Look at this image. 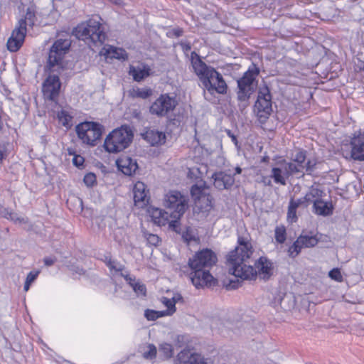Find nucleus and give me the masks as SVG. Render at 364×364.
<instances>
[{"mask_svg":"<svg viewBox=\"0 0 364 364\" xmlns=\"http://www.w3.org/2000/svg\"><path fill=\"white\" fill-rule=\"evenodd\" d=\"M252 253V246L249 239L239 236L237 245L227 255L229 273L242 279L254 280L258 277L261 279L268 280L274 272L272 262L265 257H261L255 262V267L247 265L246 262Z\"/></svg>","mask_w":364,"mask_h":364,"instance_id":"obj_1","label":"nucleus"},{"mask_svg":"<svg viewBox=\"0 0 364 364\" xmlns=\"http://www.w3.org/2000/svg\"><path fill=\"white\" fill-rule=\"evenodd\" d=\"M217 261L216 254L208 248L197 252L192 258L189 259L190 278L197 289L211 286L214 283L210 269L216 264Z\"/></svg>","mask_w":364,"mask_h":364,"instance_id":"obj_2","label":"nucleus"},{"mask_svg":"<svg viewBox=\"0 0 364 364\" xmlns=\"http://www.w3.org/2000/svg\"><path fill=\"white\" fill-rule=\"evenodd\" d=\"M191 64L195 73L208 92L213 94L215 91L219 94L226 93L228 86L223 76L213 68L203 63L195 52L191 53Z\"/></svg>","mask_w":364,"mask_h":364,"instance_id":"obj_3","label":"nucleus"},{"mask_svg":"<svg viewBox=\"0 0 364 364\" xmlns=\"http://www.w3.org/2000/svg\"><path fill=\"white\" fill-rule=\"evenodd\" d=\"M102 18L99 16H93L88 20L78 24L73 31V35L78 39L87 44H102L106 33L102 24Z\"/></svg>","mask_w":364,"mask_h":364,"instance_id":"obj_4","label":"nucleus"},{"mask_svg":"<svg viewBox=\"0 0 364 364\" xmlns=\"http://www.w3.org/2000/svg\"><path fill=\"white\" fill-rule=\"evenodd\" d=\"M188 202L187 197L182 195L179 191H171L164 196V206L173 210L171 213L173 219L171 222L173 231L179 232L180 220L188 208Z\"/></svg>","mask_w":364,"mask_h":364,"instance_id":"obj_5","label":"nucleus"},{"mask_svg":"<svg viewBox=\"0 0 364 364\" xmlns=\"http://www.w3.org/2000/svg\"><path fill=\"white\" fill-rule=\"evenodd\" d=\"M35 23V9L28 7L24 18H21L7 41V48L11 52H16L22 46L27 32V26L33 27Z\"/></svg>","mask_w":364,"mask_h":364,"instance_id":"obj_6","label":"nucleus"},{"mask_svg":"<svg viewBox=\"0 0 364 364\" xmlns=\"http://www.w3.org/2000/svg\"><path fill=\"white\" fill-rule=\"evenodd\" d=\"M134 133L129 126H122L114 129L105 138L104 148L109 153L123 151L132 141Z\"/></svg>","mask_w":364,"mask_h":364,"instance_id":"obj_7","label":"nucleus"},{"mask_svg":"<svg viewBox=\"0 0 364 364\" xmlns=\"http://www.w3.org/2000/svg\"><path fill=\"white\" fill-rule=\"evenodd\" d=\"M71 41L68 38L58 39L50 49L48 68L50 72L58 71L62 68L61 63L65 55L68 52Z\"/></svg>","mask_w":364,"mask_h":364,"instance_id":"obj_8","label":"nucleus"},{"mask_svg":"<svg viewBox=\"0 0 364 364\" xmlns=\"http://www.w3.org/2000/svg\"><path fill=\"white\" fill-rule=\"evenodd\" d=\"M76 132L82 143L93 146L101 138L102 127L97 122H84L77 125Z\"/></svg>","mask_w":364,"mask_h":364,"instance_id":"obj_9","label":"nucleus"},{"mask_svg":"<svg viewBox=\"0 0 364 364\" xmlns=\"http://www.w3.org/2000/svg\"><path fill=\"white\" fill-rule=\"evenodd\" d=\"M259 74V69L255 65L250 68L237 80V97L240 101L247 100L254 92L256 84L255 79Z\"/></svg>","mask_w":364,"mask_h":364,"instance_id":"obj_10","label":"nucleus"},{"mask_svg":"<svg viewBox=\"0 0 364 364\" xmlns=\"http://www.w3.org/2000/svg\"><path fill=\"white\" fill-rule=\"evenodd\" d=\"M178 102L175 97L161 95L150 106L149 112L158 117H165L176 108Z\"/></svg>","mask_w":364,"mask_h":364,"instance_id":"obj_11","label":"nucleus"},{"mask_svg":"<svg viewBox=\"0 0 364 364\" xmlns=\"http://www.w3.org/2000/svg\"><path fill=\"white\" fill-rule=\"evenodd\" d=\"M255 109L259 117L267 118L272 112V97L267 86L259 87Z\"/></svg>","mask_w":364,"mask_h":364,"instance_id":"obj_12","label":"nucleus"},{"mask_svg":"<svg viewBox=\"0 0 364 364\" xmlns=\"http://www.w3.org/2000/svg\"><path fill=\"white\" fill-rule=\"evenodd\" d=\"M292 164H287L285 160L281 161L272 168L270 177L277 184L286 185V181L291 175L295 174V171H299Z\"/></svg>","mask_w":364,"mask_h":364,"instance_id":"obj_13","label":"nucleus"},{"mask_svg":"<svg viewBox=\"0 0 364 364\" xmlns=\"http://www.w3.org/2000/svg\"><path fill=\"white\" fill-rule=\"evenodd\" d=\"M61 83L58 75H49L43 83L42 91L46 99L55 101L57 100Z\"/></svg>","mask_w":364,"mask_h":364,"instance_id":"obj_14","label":"nucleus"},{"mask_svg":"<svg viewBox=\"0 0 364 364\" xmlns=\"http://www.w3.org/2000/svg\"><path fill=\"white\" fill-rule=\"evenodd\" d=\"M147 214L151 218L153 223L159 226L168 225V228L172 230L171 222L172 221L171 213L154 206H149L146 210Z\"/></svg>","mask_w":364,"mask_h":364,"instance_id":"obj_15","label":"nucleus"},{"mask_svg":"<svg viewBox=\"0 0 364 364\" xmlns=\"http://www.w3.org/2000/svg\"><path fill=\"white\" fill-rule=\"evenodd\" d=\"M134 204L139 208H145L149 203V196L146 186L141 181H137L134 186Z\"/></svg>","mask_w":364,"mask_h":364,"instance_id":"obj_16","label":"nucleus"},{"mask_svg":"<svg viewBox=\"0 0 364 364\" xmlns=\"http://www.w3.org/2000/svg\"><path fill=\"white\" fill-rule=\"evenodd\" d=\"M351 157L355 160H364V133L358 132L354 134L350 141Z\"/></svg>","mask_w":364,"mask_h":364,"instance_id":"obj_17","label":"nucleus"},{"mask_svg":"<svg viewBox=\"0 0 364 364\" xmlns=\"http://www.w3.org/2000/svg\"><path fill=\"white\" fill-rule=\"evenodd\" d=\"M176 364H207V363L200 354L190 350H183L178 354Z\"/></svg>","mask_w":364,"mask_h":364,"instance_id":"obj_18","label":"nucleus"},{"mask_svg":"<svg viewBox=\"0 0 364 364\" xmlns=\"http://www.w3.org/2000/svg\"><path fill=\"white\" fill-rule=\"evenodd\" d=\"M118 169L124 174L131 176L138 169L136 161L128 156H122L116 161Z\"/></svg>","mask_w":364,"mask_h":364,"instance_id":"obj_19","label":"nucleus"},{"mask_svg":"<svg viewBox=\"0 0 364 364\" xmlns=\"http://www.w3.org/2000/svg\"><path fill=\"white\" fill-rule=\"evenodd\" d=\"M212 177L214 179V186L218 190L228 189L235 182L232 175L223 171L215 173Z\"/></svg>","mask_w":364,"mask_h":364,"instance_id":"obj_20","label":"nucleus"},{"mask_svg":"<svg viewBox=\"0 0 364 364\" xmlns=\"http://www.w3.org/2000/svg\"><path fill=\"white\" fill-rule=\"evenodd\" d=\"M143 138L151 146H159L165 143L166 134L158 129H149L142 134Z\"/></svg>","mask_w":364,"mask_h":364,"instance_id":"obj_21","label":"nucleus"},{"mask_svg":"<svg viewBox=\"0 0 364 364\" xmlns=\"http://www.w3.org/2000/svg\"><path fill=\"white\" fill-rule=\"evenodd\" d=\"M103 50L106 58L126 60L128 57L127 52L120 48H117L112 46H106L103 48Z\"/></svg>","mask_w":364,"mask_h":364,"instance_id":"obj_22","label":"nucleus"},{"mask_svg":"<svg viewBox=\"0 0 364 364\" xmlns=\"http://www.w3.org/2000/svg\"><path fill=\"white\" fill-rule=\"evenodd\" d=\"M129 73L135 81H141L150 74V68L145 65L130 66Z\"/></svg>","mask_w":364,"mask_h":364,"instance_id":"obj_23","label":"nucleus"},{"mask_svg":"<svg viewBox=\"0 0 364 364\" xmlns=\"http://www.w3.org/2000/svg\"><path fill=\"white\" fill-rule=\"evenodd\" d=\"M314 209L316 214L328 216L333 213V207L331 202H326L321 199L314 201Z\"/></svg>","mask_w":364,"mask_h":364,"instance_id":"obj_24","label":"nucleus"},{"mask_svg":"<svg viewBox=\"0 0 364 364\" xmlns=\"http://www.w3.org/2000/svg\"><path fill=\"white\" fill-rule=\"evenodd\" d=\"M127 283L132 287L134 291L139 296H144L146 295V289L145 285L139 280H136L134 277H132L129 274L123 275Z\"/></svg>","mask_w":364,"mask_h":364,"instance_id":"obj_25","label":"nucleus"},{"mask_svg":"<svg viewBox=\"0 0 364 364\" xmlns=\"http://www.w3.org/2000/svg\"><path fill=\"white\" fill-rule=\"evenodd\" d=\"M306 160L305 151L298 150L292 155V162H287V164H292L296 168H300L299 171H295V173H304Z\"/></svg>","mask_w":364,"mask_h":364,"instance_id":"obj_26","label":"nucleus"},{"mask_svg":"<svg viewBox=\"0 0 364 364\" xmlns=\"http://www.w3.org/2000/svg\"><path fill=\"white\" fill-rule=\"evenodd\" d=\"M181 299V296L177 294L173 296L171 299L163 297L162 303L167 308L166 310L162 311L164 316H171L176 312V304L178 301Z\"/></svg>","mask_w":364,"mask_h":364,"instance_id":"obj_27","label":"nucleus"},{"mask_svg":"<svg viewBox=\"0 0 364 364\" xmlns=\"http://www.w3.org/2000/svg\"><path fill=\"white\" fill-rule=\"evenodd\" d=\"M302 248H309L316 246L318 242L315 235H301L297 239Z\"/></svg>","mask_w":364,"mask_h":364,"instance_id":"obj_28","label":"nucleus"},{"mask_svg":"<svg viewBox=\"0 0 364 364\" xmlns=\"http://www.w3.org/2000/svg\"><path fill=\"white\" fill-rule=\"evenodd\" d=\"M113 237L114 240L120 246H127L128 244V236L125 228H117L113 232Z\"/></svg>","mask_w":364,"mask_h":364,"instance_id":"obj_29","label":"nucleus"},{"mask_svg":"<svg viewBox=\"0 0 364 364\" xmlns=\"http://www.w3.org/2000/svg\"><path fill=\"white\" fill-rule=\"evenodd\" d=\"M323 191L320 188L311 186L309 191L306 193V194L304 196V200L307 203H314V201L317 200H321L322 196H323Z\"/></svg>","mask_w":364,"mask_h":364,"instance_id":"obj_30","label":"nucleus"},{"mask_svg":"<svg viewBox=\"0 0 364 364\" xmlns=\"http://www.w3.org/2000/svg\"><path fill=\"white\" fill-rule=\"evenodd\" d=\"M205 183L203 181H199L196 184L192 186L191 193L195 200H200L203 190L205 188Z\"/></svg>","mask_w":364,"mask_h":364,"instance_id":"obj_31","label":"nucleus"},{"mask_svg":"<svg viewBox=\"0 0 364 364\" xmlns=\"http://www.w3.org/2000/svg\"><path fill=\"white\" fill-rule=\"evenodd\" d=\"M157 350L154 344H147L143 348L142 356L146 360H153L156 356Z\"/></svg>","mask_w":364,"mask_h":364,"instance_id":"obj_32","label":"nucleus"},{"mask_svg":"<svg viewBox=\"0 0 364 364\" xmlns=\"http://www.w3.org/2000/svg\"><path fill=\"white\" fill-rule=\"evenodd\" d=\"M59 122L65 127L69 128L72 126L73 117L68 111L62 109L58 113Z\"/></svg>","mask_w":364,"mask_h":364,"instance_id":"obj_33","label":"nucleus"},{"mask_svg":"<svg viewBox=\"0 0 364 364\" xmlns=\"http://www.w3.org/2000/svg\"><path fill=\"white\" fill-rule=\"evenodd\" d=\"M274 238L277 243L282 244L287 239L286 228L284 225L277 226L274 230Z\"/></svg>","mask_w":364,"mask_h":364,"instance_id":"obj_34","label":"nucleus"},{"mask_svg":"<svg viewBox=\"0 0 364 364\" xmlns=\"http://www.w3.org/2000/svg\"><path fill=\"white\" fill-rule=\"evenodd\" d=\"M4 217L7 219H10L15 223H27L26 218L19 216L17 213L6 210L4 213Z\"/></svg>","mask_w":364,"mask_h":364,"instance_id":"obj_35","label":"nucleus"},{"mask_svg":"<svg viewBox=\"0 0 364 364\" xmlns=\"http://www.w3.org/2000/svg\"><path fill=\"white\" fill-rule=\"evenodd\" d=\"M182 238L188 244L191 242H197L198 240L195 231L191 228H186V230L183 232Z\"/></svg>","mask_w":364,"mask_h":364,"instance_id":"obj_36","label":"nucleus"},{"mask_svg":"<svg viewBox=\"0 0 364 364\" xmlns=\"http://www.w3.org/2000/svg\"><path fill=\"white\" fill-rule=\"evenodd\" d=\"M105 262L111 271L114 270L116 272H121L123 269V265L117 261L112 259L109 256L105 257Z\"/></svg>","mask_w":364,"mask_h":364,"instance_id":"obj_37","label":"nucleus"},{"mask_svg":"<svg viewBox=\"0 0 364 364\" xmlns=\"http://www.w3.org/2000/svg\"><path fill=\"white\" fill-rule=\"evenodd\" d=\"M39 274V270L31 271L28 274L23 287L25 291H28L29 290L31 284L37 279Z\"/></svg>","mask_w":364,"mask_h":364,"instance_id":"obj_38","label":"nucleus"},{"mask_svg":"<svg viewBox=\"0 0 364 364\" xmlns=\"http://www.w3.org/2000/svg\"><path fill=\"white\" fill-rule=\"evenodd\" d=\"M165 316L162 311H155L152 309H146L144 311V317L148 321H155L156 319Z\"/></svg>","mask_w":364,"mask_h":364,"instance_id":"obj_39","label":"nucleus"},{"mask_svg":"<svg viewBox=\"0 0 364 364\" xmlns=\"http://www.w3.org/2000/svg\"><path fill=\"white\" fill-rule=\"evenodd\" d=\"M287 220L292 223L297 220L296 208L293 203H289L287 212Z\"/></svg>","mask_w":364,"mask_h":364,"instance_id":"obj_40","label":"nucleus"},{"mask_svg":"<svg viewBox=\"0 0 364 364\" xmlns=\"http://www.w3.org/2000/svg\"><path fill=\"white\" fill-rule=\"evenodd\" d=\"M159 352L161 353L165 358H170L173 354V347L169 343H163L159 346Z\"/></svg>","mask_w":364,"mask_h":364,"instance_id":"obj_41","label":"nucleus"},{"mask_svg":"<svg viewBox=\"0 0 364 364\" xmlns=\"http://www.w3.org/2000/svg\"><path fill=\"white\" fill-rule=\"evenodd\" d=\"M301 246L299 243H297V240L293 243L291 246L289 247L288 250L289 255L291 257H296L301 252Z\"/></svg>","mask_w":364,"mask_h":364,"instance_id":"obj_42","label":"nucleus"},{"mask_svg":"<svg viewBox=\"0 0 364 364\" xmlns=\"http://www.w3.org/2000/svg\"><path fill=\"white\" fill-rule=\"evenodd\" d=\"M144 236L146 239L147 242L151 245L156 246L160 242L159 237L155 234L144 232Z\"/></svg>","mask_w":364,"mask_h":364,"instance_id":"obj_43","label":"nucleus"},{"mask_svg":"<svg viewBox=\"0 0 364 364\" xmlns=\"http://www.w3.org/2000/svg\"><path fill=\"white\" fill-rule=\"evenodd\" d=\"M83 181L87 187H92L96 183V176L88 173L84 176Z\"/></svg>","mask_w":364,"mask_h":364,"instance_id":"obj_44","label":"nucleus"},{"mask_svg":"<svg viewBox=\"0 0 364 364\" xmlns=\"http://www.w3.org/2000/svg\"><path fill=\"white\" fill-rule=\"evenodd\" d=\"M328 276L331 279H332L336 282H341L343 279L341 273L338 268H334V269H331L328 272Z\"/></svg>","mask_w":364,"mask_h":364,"instance_id":"obj_45","label":"nucleus"},{"mask_svg":"<svg viewBox=\"0 0 364 364\" xmlns=\"http://www.w3.org/2000/svg\"><path fill=\"white\" fill-rule=\"evenodd\" d=\"M151 95V90L147 88L137 89L136 90V95L142 99H146Z\"/></svg>","mask_w":364,"mask_h":364,"instance_id":"obj_46","label":"nucleus"},{"mask_svg":"<svg viewBox=\"0 0 364 364\" xmlns=\"http://www.w3.org/2000/svg\"><path fill=\"white\" fill-rule=\"evenodd\" d=\"M73 164L77 167L82 166L84 159L80 156H75L73 159Z\"/></svg>","mask_w":364,"mask_h":364,"instance_id":"obj_47","label":"nucleus"},{"mask_svg":"<svg viewBox=\"0 0 364 364\" xmlns=\"http://www.w3.org/2000/svg\"><path fill=\"white\" fill-rule=\"evenodd\" d=\"M271 178H272L270 177V176H262L261 177L260 183H262L265 186H272Z\"/></svg>","mask_w":364,"mask_h":364,"instance_id":"obj_48","label":"nucleus"},{"mask_svg":"<svg viewBox=\"0 0 364 364\" xmlns=\"http://www.w3.org/2000/svg\"><path fill=\"white\" fill-rule=\"evenodd\" d=\"M304 202H306L304 198H299L296 200L291 199L289 203H293L295 205V208H298L301 204H303Z\"/></svg>","mask_w":364,"mask_h":364,"instance_id":"obj_49","label":"nucleus"},{"mask_svg":"<svg viewBox=\"0 0 364 364\" xmlns=\"http://www.w3.org/2000/svg\"><path fill=\"white\" fill-rule=\"evenodd\" d=\"M6 156V151L4 146L0 145V164Z\"/></svg>","mask_w":364,"mask_h":364,"instance_id":"obj_50","label":"nucleus"},{"mask_svg":"<svg viewBox=\"0 0 364 364\" xmlns=\"http://www.w3.org/2000/svg\"><path fill=\"white\" fill-rule=\"evenodd\" d=\"M227 135L231 139L232 141L235 144V146H237L238 141L237 137L232 133V132L229 129L226 130Z\"/></svg>","mask_w":364,"mask_h":364,"instance_id":"obj_51","label":"nucleus"},{"mask_svg":"<svg viewBox=\"0 0 364 364\" xmlns=\"http://www.w3.org/2000/svg\"><path fill=\"white\" fill-rule=\"evenodd\" d=\"M315 165V164H312L311 161H309L306 164H304L305 168L304 170L308 172L311 173L313 171V167Z\"/></svg>","mask_w":364,"mask_h":364,"instance_id":"obj_52","label":"nucleus"},{"mask_svg":"<svg viewBox=\"0 0 364 364\" xmlns=\"http://www.w3.org/2000/svg\"><path fill=\"white\" fill-rule=\"evenodd\" d=\"M55 260L51 257H46L44 259V263L46 266H51L54 264Z\"/></svg>","mask_w":364,"mask_h":364,"instance_id":"obj_53","label":"nucleus"},{"mask_svg":"<svg viewBox=\"0 0 364 364\" xmlns=\"http://www.w3.org/2000/svg\"><path fill=\"white\" fill-rule=\"evenodd\" d=\"M173 33L176 36L178 37L182 35L183 31L181 28H176L173 30Z\"/></svg>","mask_w":364,"mask_h":364,"instance_id":"obj_54","label":"nucleus"},{"mask_svg":"<svg viewBox=\"0 0 364 364\" xmlns=\"http://www.w3.org/2000/svg\"><path fill=\"white\" fill-rule=\"evenodd\" d=\"M181 46L183 48V50L185 51L190 50L191 48V45L189 43H181Z\"/></svg>","mask_w":364,"mask_h":364,"instance_id":"obj_55","label":"nucleus"},{"mask_svg":"<svg viewBox=\"0 0 364 364\" xmlns=\"http://www.w3.org/2000/svg\"><path fill=\"white\" fill-rule=\"evenodd\" d=\"M74 271L75 272L76 274H77L79 275H82L84 274V270L80 267H76V269H74Z\"/></svg>","mask_w":364,"mask_h":364,"instance_id":"obj_56","label":"nucleus"},{"mask_svg":"<svg viewBox=\"0 0 364 364\" xmlns=\"http://www.w3.org/2000/svg\"><path fill=\"white\" fill-rule=\"evenodd\" d=\"M242 173V168L240 167H236L235 168V173L236 174H240Z\"/></svg>","mask_w":364,"mask_h":364,"instance_id":"obj_57","label":"nucleus"},{"mask_svg":"<svg viewBox=\"0 0 364 364\" xmlns=\"http://www.w3.org/2000/svg\"><path fill=\"white\" fill-rule=\"evenodd\" d=\"M195 171H198V168H196V169H195V168L190 169V170H189V172H188V176L191 177V175L192 173H193V172H194Z\"/></svg>","mask_w":364,"mask_h":364,"instance_id":"obj_58","label":"nucleus"}]
</instances>
